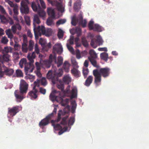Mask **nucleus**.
Segmentation results:
<instances>
[{"mask_svg": "<svg viewBox=\"0 0 149 149\" xmlns=\"http://www.w3.org/2000/svg\"><path fill=\"white\" fill-rule=\"evenodd\" d=\"M34 44V42L32 40H30L29 41V45L28 47V49L30 51L33 50V45Z\"/></svg>", "mask_w": 149, "mask_h": 149, "instance_id": "39", "label": "nucleus"}, {"mask_svg": "<svg viewBox=\"0 0 149 149\" xmlns=\"http://www.w3.org/2000/svg\"><path fill=\"white\" fill-rule=\"evenodd\" d=\"M41 22L39 16L37 15L36 14L34 15L33 18V31L35 36L36 35V33L38 31L37 29L38 26H37L36 24H39Z\"/></svg>", "mask_w": 149, "mask_h": 149, "instance_id": "8", "label": "nucleus"}, {"mask_svg": "<svg viewBox=\"0 0 149 149\" xmlns=\"http://www.w3.org/2000/svg\"><path fill=\"white\" fill-rule=\"evenodd\" d=\"M9 52V49L8 47H5L3 50V54L2 56H0V61L3 62L4 61H8L9 60V56L8 53Z\"/></svg>", "mask_w": 149, "mask_h": 149, "instance_id": "6", "label": "nucleus"}, {"mask_svg": "<svg viewBox=\"0 0 149 149\" xmlns=\"http://www.w3.org/2000/svg\"><path fill=\"white\" fill-rule=\"evenodd\" d=\"M93 24L94 22L92 20H91L89 22L88 26L90 30H91L93 29L94 28V26H93Z\"/></svg>", "mask_w": 149, "mask_h": 149, "instance_id": "49", "label": "nucleus"}, {"mask_svg": "<svg viewBox=\"0 0 149 149\" xmlns=\"http://www.w3.org/2000/svg\"><path fill=\"white\" fill-rule=\"evenodd\" d=\"M63 51L62 45L60 44H56L53 48V52H56L59 54H61Z\"/></svg>", "mask_w": 149, "mask_h": 149, "instance_id": "12", "label": "nucleus"}, {"mask_svg": "<svg viewBox=\"0 0 149 149\" xmlns=\"http://www.w3.org/2000/svg\"><path fill=\"white\" fill-rule=\"evenodd\" d=\"M81 43L85 47H87L88 45L87 40L85 37H82L81 38Z\"/></svg>", "mask_w": 149, "mask_h": 149, "instance_id": "36", "label": "nucleus"}, {"mask_svg": "<svg viewBox=\"0 0 149 149\" xmlns=\"http://www.w3.org/2000/svg\"><path fill=\"white\" fill-rule=\"evenodd\" d=\"M74 37L73 36H70V39L68 40V42L70 45H72L74 44Z\"/></svg>", "mask_w": 149, "mask_h": 149, "instance_id": "58", "label": "nucleus"}, {"mask_svg": "<svg viewBox=\"0 0 149 149\" xmlns=\"http://www.w3.org/2000/svg\"><path fill=\"white\" fill-rule=\"evenodd\" d=\"M64 31L61 29L58 30L57 36L58 38H61L63 37Z\"/></svg>", "mask_w": 149, "mask_h": 149, "instance_id": "47", "label": "nucleus"}, {"mask_svg": "<svg viewBox=\"0 0 149 149\" xmlns=\"http://www.w3.org/2000/svg\"><path fill=\"white\" fill-rule=\"evenodd\" d=\"M110 74V69L108 67L101 68L99 70L98 69L94 70L93 74L94 76V83L96 86L101 84V77L104 78L109 76Z\"/></svg>", "mask_w": 149, "mask_h": 149, "instance_id": "1", "label": "nucleus"}, {"mask_svg": "<svg viewBox=\"0 0 149 149\" xmlns=\"http://www.w3.org/2000/svg\"><path fill=\"white\" fill-rule=\"evenodd\" d=\"M35 52L37 54H38L39 52V49H38V45L36 43L35 45Z\"/></svg>", "mask_w": 149, "mask_h": 149, "instance_id": "63", "label": "nucleus"}, {"mask_svg": "<svg viewBox=\"0 0 149 149\" xmlns=\"http://www.w3.org/2000/svg\"><path fill=\"white\" fill-rule=\"evenodd\" d=\"M23 82L21 84L19 87V92L22 95L25 94L27 93L28 88V84L24 81L23 80Z\"/></svg>", "mask_w": 149, "mask_h": 149, "instance_id": "11", "label": "nucleus"}, {"mask_svg": "<svg viewBox=\"0 0 149 149\" xmlns=\"http://www.w3.org/2000/svg\"><path fill=\"white\" fill-rule=\"evenodd\" d=\"M71 95V97L72 98H74L77 97V91L75 88H73L72 91H70V93H69Z\"/></svg>", "mask_w": 149, "mask_h": 149, "instance_id": "38", "label": "nucleus"}, {"mask_svg": "<svg viewBox=\"0 0 149 149\" xmlns=\"http://www.w3.org/2000/svg\"><path fill=\"white\" fill-rule=\"evenodd\" d=\"M57 87L61 91H63L64 88V85L63 83H60L57 85Z\"/></svg>", "mask_w": 149, "mask_h": 149, "instance_id": "42", "label": "nucleus"}, {"mask_svg": "<svg viewBox=\"0 0 149 149\" xmlns=\"http://www.w3.org/2000/svg\"><path fill=\"white\" fill-rule=\"evenodd\" d=\"M37 70H40L41 67V64L39 63L38 62H36L35 63Z\"/></svg>", "mask_w": 149, "mask_h": 149, "instance_id": "64", "label": "nucleus"}, {"mask_svg": "<svg viewBox=\"0 0 149 149\" xmlns=\"http://www.w3.org/2000/svg\"><path fill=\"white\" fill-rule=\"evenodd\" d=\"M81 3L80 0H77L74 4V8L76 11H78L81 8Z\"/></svg>", "mask_w": 149, "mask_h": 149, "instance_id": "21", "label": "nucleus"}, {"mask_svg": "<svg viewBox=\"0 0 149 149\" xmlns=\"http://www.w3.org/2000/svg\"><path fill=\"white\" fill-rule=\"evenodd\" d=\"M13 57L14 61L17 62L19 58V55L18 52H15L13 53Z\"/></svg>", "mask_w": 149, "mask_h": 149, "instance_id": "40", "label": "nucleus"}, {"mask_svg": "<svg viewBox=\"0 0 149 149\" xmlns=\"http://www.w3.org/2000/svg\"><path fill=\"white\" fill-rule=\"evenodd\" d=\"M54 122V121L53 120H52L51 121L52 125L54 129L56 130H60L58 133L59 135L62 134L63 132L67 130L68 129L67 127H65L62 128V127L60 125V124H55Z\"/></svg>", "mask_w": 149, "mask_h": 149, "instance_id": "5", "label": "nucleus"}, {"mask_svg": "<svg viewBox=\"0 0 149 149\" xmlns=\"http://www.w3.org/2000/svg\"><path fill=\"white\" fill-rule=\"evenodd\" d=\"M90 45L93 48H96L98 45L96 39L95 38L92 39L91 40Z\"/></svg>", "mask_w": 149, "mask_h": 149, "instance_id": "30", "label": "nucleus"}, {"mask_svg": "<svg viewBox=\"0 0 149 149\" xmlns=\"http://www.w3.org/2000/svg\"><path fill=\"white\" fill-rule=\"evenodd\" d=\"M96 40L98 45L100 46L103 44L104 41L102 37L100 36H98L97 37Z\"/></svg>", "mask_w": 149, "mask_h": 149, "instance_id": "35", "label": "nucleus"}, {"mask_svg": "<svg viewBox=\"0 0 149 149\" xmlns=\"http://www.w3.org/2000/svg\"><path fill=\"white\" fill-rule=\"evenodd\" d=\"M93 30V31H95L101 32L102 31V28L98 24H95Z\"/></svg>", "mask_w": 149, "mask_h": 149, "instance_id": "41", "label": "nucleus"}, {"mask_svg": "<svg viewBox=\"0 0 149 149\" xmlns=\"http://www.w3.org/2000/svg\"><path fill=\"white\" fill-rule=\"evenodd\" d=\"M66 46L68 49L71 52V53L72 54H74V51L73 48L68 43L67 44Z\"/></svg>", "mask_w": 149, "mask_h": 149, "instance_id": "53", "label": "nucleus"}, {"mask_svg": "<svg viewBox=\"0 0 149 149\" xmlns=\"http://www.w3.org/2000/svg\"><path fill=\"white\" fill-rule=\"evenodd\" d=\"M31 7L34 11H37L38 14L40 17H42L43 19H45L46 13L41 8L39 3L36 4L35 2H33L32 3Z\"/></svg>", "mask_w": 149, "mask_h": 149, "instance_id": "4", "label": "nucleus"}, {"mask_svg": "<svg viewBox=\"0 0 149 149\" xmlns=\"http://www.w3.org/2000/svg\"><path fill=\"white\" fill-rule=\"evenodd\" d=\"M22 49L24 53H26L28 49V44L26 43H22Z\"/></svg>", "mask_w": 149, "mask_h": 149, "instance_id": "34", "label": "nucleus"}, {"mask_svg": "<svg viewBox=\"0 0 149 149\" xmlns=\"http://www.w3.org/2000/svg\"><path fill=\"white\" fill-rule=\"evenodd\" d=\"M70 86H68L65 90L63 91L64 94H69L70 93Z\"/></svg>", "mask_w": 149, "mask_h": 149, "instance_id": "60", "label": "nucleus"}, {"mask_svg": "<svg viewBox=\"0 0 149 149\" xmlns=\"http://www.w3.org/2000/svg\"><path fill=\"white\" fill-rule=\"evenodd\" d=\"M72 105V107L71 108V112L73 113L75 112V109L76 108L77 104L76 102L75 101H74L71 102V103Z\"/></svg>", "mask_w": 149, "mask_h": 149, "instance_id": "31", "label": "nucleus"}, {"mask_svg": "<svg viewBox=\"0 0 149 149\" xmlns=\"http://www.w3.org/2000/svg\"><path fill=\"white\" fill-rule=\"evenodd\" d=\"M49 123V121L46 118L42 119L39 123V125L40 127L45 126L47 125Z\"/></svg>", "mask_w": 149, "mask_h": 149, "instance_id": "24", "label": "nucleus"}, {"mask_svg": "<svg viewBox=\"0 0 149 149\" xmlns=\"http://www.w3.org/2000/svg\"><path fill=\"white\" fill-rule=\"evenodd\" d=\"M76 33L77 34V36L79 37L81 35V30L79 27H77L76 28Z\"/></svg>", "mask_w": 149, "mask_h": 149, "instance_id": "46", "label": "nucleus"}, {"mask_svg": "<svg viewBox=\"0 0 149 149\" xmlns=\"http://www.w3.org/2000/svg\"><path fill=\"white\" fill-rule=\"evenodd\" d=\"M89 54L90 55V56L88 57V58H97V55L94 50H90L89 52Z\"/></svg>", "mask_w": 149, "mask_h": 149, "instance_id": "25", "label": "nucleus"}, {"mask_svg": "<svg viewBox=\"0 0 149 149\" xmlns=\"http://www.w3.org/2000/svg\"><path fill=\"white\" fill-rule=\"evenodd\" d=\"M27 63L26 60V58H22L19 61V65L21 68H23L24 67V66Z\"/></svg>", "mask_w": 149, "mask_h": 149, "instance_id": "28", "label": "nucleus"}, {"mask_svg": "<svg viewBox=\"0 0 149 149\" xmlns=\"http://www.w3.org/2000/svg\"><path fill=\"white\" fill-rule=\"evenodd\" d=\"M10 7L13 8L14 13L13 18L16 22V23H18L19 21L17 17V15L18 14V6L16 4H14L13 2L10 1Z\"/></svg>", "mask_w": 149, "mask_h": 149, "instance_id": "9", "label": "nucleus"}, {"mask_svg": "<svg viewBox=\"0 0 149 149\" xmlns=\"http://www.w3.org/2000/svg\"><path fill=\"white\" fill-rule=\"evenodd\" d=\"M20 4L21 7L20 10L21 13L25 14H28L29 12V8L25 2L24 1H22Z\"/></svg>", "mask_w": 149, "mask_h": 149, "instance_id": "10", "label": "nucleus"}, {"mask_svg": "<svg viewBox=\"0 0 149 149\" xmlns=\"http://www.w3.org/2000/svg\"><path fill=\"white\" fill-rule=\"evenodd\" d=\"M79 22L81 24L83 27L84 28L86 26L87 22L85 19L81 20Z\"/></svg>", "mask_w": 149, "mask_h": 149, "instance_id": "56", "label": "nucleus"}, {"mask_svg": "<svg viewBox=\"0 0 149 149\" xmlns=\"http://www.w3.org/2000/svg\"><path fill=\"white\" fill-rule=\"evenodd\" d=\"M36 58V55L34 52H33L32 54L28 53L27 56V58L29 61L31 63H33V59Z\"/></svg>", "mask_w": 149, "mask_h": 149, "instance_id": "20", "label": "nucleus"}, {"mask_svg": "<svg viewBox=\"0 0 149 149\" xmlns=\"http://www.w3.org/2000/svg\"><path fill=\"white\" fill-rule=\"evenodd\" d=\"M14 94L17 101L20 102L24 98L23 95L20 94V92L18 90H15L14 92Z\"/></svg>", "mask_w": 149, "mask_h": 149, "instance_id": "14", "label": "nucleus"}, {"mask_svg": "<svg viewBox=\"0 0 149 149\" xmlns=\"http://www.w3.org/2000/svg\"><path fill=\"white\" fill-rule=\"evenodd\" d=\"M33 63H31L30 61L29 63H27L26 65L24 67V71L25 72L27 73L29 72V70L32 67V64Z\"/></svg>", "mask_w": 149, "mask_h": 149, "instance_id": "26", "label": "nucleus"}, {"mask_svg": "<svg viewBox=\"0 0 149 149\" xmlns=\"http://www.w3.org/2000/svg\"><path fill=\"white\" fill-rule=\"evenodd\" d=\"M67 118L68 117L66 116L63 117L61 123V124L63 125H66V120H67Z\"/></svg>", "mask_w": 149, "mask_h": 149, "instance_id": "59", "label": "nucleus"}, {"mask_svg": "<svg viewBox=\"0 0 149 149\" xmlns=\"http://www.w3.org/2000/svg\"><path fill=\"white\" fill-rule=\"evenodd\" d=\"M70 66V64L68 61H65L63 65V68L65 72H69Z\"/></svg>", "mask_w": 149, "mask_h": 149, "instance_id": "27", "label": "nucleus"}, {"mask_svg": "<svg viewBox=\"0 0 149 149\" xmlns=\"http://www.w3.org/2000/svg\"><path fill=\"white\" fill-rule=\"evenodd\" d=\"M48 15L52 19L55 18V12L54 10L52 8H48L47 9Z\"/></svg>", "mask_w": 149, "mask_h": 149, "instance_id": "16", "label": "nucleus"}, {"mask_svg": "<svg viewBox=\"0 0 149 149\" xmlns=\"http://www.w3.org/2000/svg\"><path fill=\"white\" fill-rule=\"evenodd\" d=\"M38 31L36 33V35L35 36L36 38H38L39 36H41L42 34L45 35L46 36H49L52 34V29H47L46 30L44 26H38V27L37 29Z\"/></svg>", "mask_w": 149, "mask_h": 149, "instance_id": "3", "label": "nucleus"}, {"mask_svg": "<svg viewBox=\"0 0 149 149\" xmlns=\"http://www.w3.org/2000/svg\"><path fill=\"white\" fill-rule=\"evenodd\" d=\"M72 64L75 67L78 68V63L75 60H71Z\"/></svg>", "mask_w": 149, "mask_h": 149, "instance_id": "62", "label": "nucleus"}, {"mask_svg": "<svg viewBox=\"0 0 149 149\" xmlns=\"http://www.w3.org/2000/svg\"><path fill=\"white\" fill-rule=\"evenodd\" d=\"M36 86H34L33 87L32 90L28 93V95L31 98L34 99H36L38 97L37 93L38 92V91L36 89Z\"/></svg>", "mask_w": 149, "mask_h": 149, "instance_id": "13", "label": "nucleus"}, {"mask_svg": "<svg viewBox=\"0 0 149 149\" xmlns=\"http://www.w3.org/2000/svg\"><path fill=\"white\" fill-rule=\"evenodd\" d=\"M71 73L76 78H78L80 76V72L77 69L74 68L71 71Z\"/></svg>", "mask_w": 149, "mask_h": 149, "instance_id": "19", "label": "nucleus"}, {"mask_svg": "<svg viewBox=\"0 0 149 149\" xmlns=\"http://www.w3.org/2000/svg\"><path fill=\"white\" fill-rule=\"evenodd\" d=\"M76 53L77 58L78 59H80L81 58V55L79 50L78 49H76Z\"/></svg>", "mask_w": 149, "mask_h": 149, "instance_id": "57", "label": "nucleus"}, {"mask_svg": "<svg viewBox=\"0 0 149 149\" xmlns=\"http://www.w3.org/2000/svg\"><path fill=\"white\" fill-rule=\"evenodd\" d=\"M63 80L65 83L68 84L71 81V78L69 76L66 75L63 77Z\"/></svg>", "mask_w": 149, "mask_h": 149, "instance_id": "37", "label": "nucleus"}, {"mask_svg": "<svg viewBox=\"0 0 149 149\" xmlns=\"http://www.w3.org/2000/svg\"><path fill=\"white\" fill-rule=\"evenodd\" d=\"M100 56L101 59L105 61H107L109 58L108 54L106 52L101 53Z\"/></svg>", "mask_w": 149, "mask_h": 149, "instance_id": "29", "label": "nucleus"}, {"mask_svg": "<svg viewBox=\"0 0 149 149\" xmlns=\"http://www.w3.org/2000/svg\"><path fill=\"white\" fill-rule=\"evenodd\" d=\"M77 22L78 19L75 17H73L72 18L71 22L72 24V25L75 26L77 25Z\"/></svg>", "mask_w": 149, "mask_h": 149, "instance_id": "50", "label": "nucleus"}, {"mask_svg": "<svg viewBox=\"0 0 149 149\" xmlns=\"http://www.w3.org/2000/svg\"><path fill=\"white\" fill-rule=\"evenodd\" d=\"M16 76L17 77H23V74L22 71L18 69L16 71Z\"/></svg>", "mask_w": 149, "mask_h": 149, "instance_id": "43", "label": "nucleus"}, {"mask_svg": "<svg viewBox=\"0 0 149 149\" xmlns=\"http://www.w3.org/2000/svg\"><path fill=\"white\" fill-rule=\"evenodd\" d=\"M54 61L55 63L56 62V56L55 55H50L49 60L43 61L44 64L47 68H50L51 66L52 62Z\"/></svg>", "mask_w": 149, "mask_h": 149, "instance_id": "7", "label": "nucleus"}, {"mask_svg": "<svg viewBox=\"0 0 149 149\" xmlns=\"http://www.w3.org/2000/svg\"><path fill=\"white\" fill-rule=\"evenodd\" d=\"M63 73V70L61 69H59L58 70H54L53 72L52 70H49L47 74V77L52 81V83L55 84L58 80V77H61Z\"/></svg>", "mask_w": 149, "mask_h": 149, "instance_id": "2", "label": "nucleus"}, {"mask_svg": "<svg viewBox=\"0 0 149 149\" xmlns=\"http://www.w3.org/2000/svg\"><path fill=\"white\" fill-rule=\"evenodd\" d=\"M59 99V102L61 103L62 106H65L68 104L69 100L68 99L66 98L64 100L61 97H60Z\"/></svg>", "mask_w": 149, "mask_h": 149, "instance_id": "23", "label": "nucleus"}, {"mask_svg": "<svg viewBox=\"0 0 149 149\" xmlns=\"http://www.w3.org/2000/svg\"><path fill=\"white\" fill-rule=\"evenodd\" d=\"M51 18L47 19L46 21V24L48 26H51L53 24V21Z\"/></svg>", "mask_w": 149, "mask_h": 149, "instance_id": "51", "label": "nucleus"}, {"mask_svg": "<svg viewBox=\"0 0 149 149\" xmlns=\"http://www.w3.org/2000/svg\"><path fill=\"white\" fill-rule=\"evenodd\" d=\"M88 72L89 70L88 68L83 69V73L84 78H85L86 77Z\"/></svg>", "mask_w": 149, "mask_h": 149, "instance_id": "52", "label": "nucleus"}, {"mask_svg": "<svg viewBox=\"0 0 149 149\" xmlns=\"http://www.w3.org/2000/svg\"><path fill=\"white\" fill-rule=\"evenodd\" d=\"M66 19H61L59 20L56 22V24L59 25L60 24H63L66 22Z\"/></svg>", "mask_w": 149, "mask_h": 149, "instance_id": "48", "label": "nucleus"}, {"mask_svg": "<svg viewBox=\"0 0 149 149\" xmlns=\"http://www.w3.org/2000/svg\"><path fill=\"white\" fill-rule=\"evenodd\" d=\"M57 108L55 107L52 112L49 114L46 117V119H47L48 121H49L56 114L57 111Z\"/></svg>", "mask_w": 149, "mask_h": 149, "instance_id": "22", "label": "nucleus"}, {"mask_svg": "<svg viewBox=\"0 0 149 149\" xmlns=\"http://www.w3.org/2000/svg\"><path fill=\"white\" fill-rule=\"evenodd\" d=\"M93 77L91 75L89 76L85 81L84 85L86 86H89L93 81Z\"/></svg>", "mask_w": 149, "mask_h": 149, "instance_id": "18", "label": "nucleus"}, {"mask_svg": "<svg viewBox=\"0 0 149 149\" xmlns=\"http://www.w3.org/2000/svg\"><path fill=\"white\" fill-rule=\"evenodd\" d=\"M58 61H56L55 63L57 64L58 67L60 66L63 63V59L61 56H58Z\"/></svg>", "mask_w": 149, "mask_h": 149, "instance_id": "33", "label": "nucleus"}, {"mask_svg": "<svg viewBox=\"0 0 149 149\" xmlns=\"http://www.w3.org/2000/svg\"><path fill=\"white\" fill-rule=\"evenodd\" d=\"M17 29L19 30H20L21 29V26L19 23H16L11 27V30L15 34L16 33Z\"/></svg>", "mask_w": 149, "mask_h": 149, "instance_id": "17", "label": "nucleus"}, {"mask_svg": "<svg viewBox=\"0 0 149 149\" xmlns=\"http://www.w3.org/2000/svg\"><path fill=\"white\" fill-rule=\"evenodd\" d=\"M8 40L7 39V38L4 36L2 38L1 40V42L4 44H6L8 42Z\"/></svg>", "mask_w": 149, "mask_h": 149, "instance_id": "55", "label": "nucleus"}, {"mask_svg": "<svg viewBox=\"0 0 149 149\" xmlns=\"http://www.w3.org/2000/svg\"><path fill=\"white\" fill-rule=\"evenodd\" d=\"M96 58H88L89 61L91 63L92 65L94 67L98 68L99 66L97 64L96 61L95 60Z\"/></svg>", "mask_w": 149, "mask_h": 149, "instance_id": "32", "label": "nucleus"}, {"mask_svg": "<svg viewBox=\"0 0 149 149\" xmlns=\"http://www.w3.org/2000/svg\"><path fill=\"white\" fill-rule=\"evenodd\" d=\"M39 92L45 95L46 93V90L45 89L42 87H40L39 88Z\"/></svg>", "mask_w": 149, "mask_h": 149, "instance_id": "61", "label": "nucleus"}, {"mask_svg": "<svg viewBox=\"0 0 149 149\" xmlns=\"http://www.w3.org/2000/svg\"><path fill=\"white\" fill-rule=\"evenodd\" d=\"M19 106L14 107L10 109V117L15 116L19 111Z\"/></svg>", "mask_w": 149, "mask_h": 149, "instance_id": "15", "label": "nucleus"}, {"mask_svg": "<svg viewBox=\"0 0 149 149\" xmlns=\"http://www.w3.org/2000/svg\"><path fill=\"white\" fill-rule=\"evenodd\" d=\"M24 18L26 24L27 25H29L30 24V21L29 17L27 15H25L24 16Z\"/></svg>", "mask_w": 149, "mask_h": 149, "instance_id": "45", "label": "nucleus"}, {"mask_svg": "<svg viewBox=\"0 0 149 149\" xmlns=\"http://www.w3.org/2000/svg\"><path fill=\"white\" fill-rule=\"evenodd\" d=\"M41 84L44 86H45L47 84V81L45 78L43 77L41 80Z\"/></svg>", "mask_w": 149, "mask_h": 149, "instance_id": "54", "label": "nucleus"}, {"mask_svg": "<svg viewBox=\"0 0 149 149\" xmlns=\"http://www.w3.org/2000/svg\"><path fill=\"white\" fill-rule=\"evenodd\" d=\"M75 118L73 117H70L68 122V126L72 125L75 122Z\"/></svg>", "mask_w": 149, "mask_h": 149, "instance_id": "44", "label": "nucleus"}]
</instances>
